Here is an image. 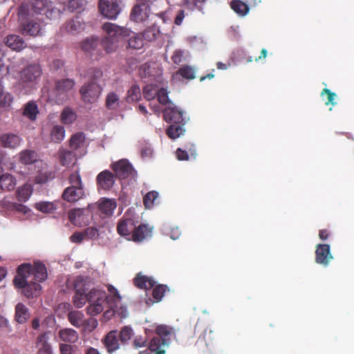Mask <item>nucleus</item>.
I'll list each match as a JSON object with an SVG mask.
<instances>
[{"label": "nucleus", "instance_id": "nucleus-35", "mask_svg": "<svg viewBox=\"0 0 354 354\" xmlns=\"http://www.w3.org/2000/svg\"><path fill=\"white\" fill-rule=\"evenodd\" d=\"M68 319L70 323L76 328L84 325V314L77 310L70 311L68 314Z\"/></svg>", "mask_w": 354, "mask_h": 354}, {"label": "nucleus", "instance_id": "nucleus-41", "mask_svg": "<svg viewBox=\"0 0 354 354\" xmlns=\"http://www.w3.org/2000/svg\"><path fill=\"white\" fill-rule=\"evenodd\" d=\"M65 137V129L61 125H55L51 130L50 138L55 142H60Z\"/></svg>", "mask_w": 354, "mask_h": 354}, {"label": "nucleus", "instance_id": "nucleus-12", "mask_svg": "<svg viewBox=\"0 0 354 354\" xmlns=\"http://www.w3.org/2000/svg\"><path fill=\"white\" fill-rule=\"evenodd\" d=\"M135 221L124 216L118 223L117 232L127 240L133 241V233L136 229Z\"/></svg>", "mask_w": 354, "mask_h": 354}, {"label": "nucleus", "instance_id": "nucleus-23", "mask_svg": "<svg viewBox=\"0 0 354 354\" xmlns=\"http://www.w3.org/2000/svg\"><path fill=\"white\" fill-rule=\"evenodd\" d=\"M103 343L109 353L118 350L120 347V344L117 331H110L103 339Z\"/></svg>", "mask_w": 354, "mask_h": 354}, {"label": "nucleus", "instance_id": "nucleus-10", "mask_svg": "<svg viewBox=\"0 0 354 354\" xmlns=\"http://www.w3.org/2000/svg\"><path fill=\"white\" fill-rule=\"evenodd\" d=\"M120 3V0H99V11L104 17L115 19L121 11Z\"/></svg>", "mask_w": 354, "mask_h": 354}, {"label": "nucleus", "instance_id": "nucleus-51", "mask_svg": "<svg viewBox=\"0 0 354 354\" xmlns=\"http://www.w3.org/2000/svg\"><path fill=\"white\" fill-rule=\"evenodd\" d=\"M158 193L156 191L148 192L143 198V203L146 208H151L154 205L155 200L158 198Z\"/></svg>", "mask_w": 354, "mask_h": 354}, {"label": "nucleus", "instance_id": "nucleus-46", "mask_svg": "<svg viewBox=\"0 0 354 354\" xmlns=\"http://www.w3.org/2000/svg\"><path fill=\"white\" fill-rule=\"evenodd\" d=\"M141 97L140 89L138 86L133 85L127 93V101L129 103L138 101Z\"/></svg>", "mask_w": 354, "mask_h": 354}, {"label": "nucleus", "instance_id": "nucleus-31", "mask_svg": "<svg viewBox=\"0 0 354 354\" xmlns=\"http://www.w3.org/2000/svg\"><path fill=\"white\" fill-rule=\"evenodd\" d=\"M116 207V202L113 199L104 198L99 203L98 207L102 213L106 216H111Z\"/></svg>", "mask_w": 354, "mask_h": 354}, {"label": "nucleus", "instance_id": "nucleus-43", "mask_svg": "<svg viewBox=\"0 0 354 354\" xmlns=\"http://www.w3.org/2000/svg\"><path fill=\"white\" fill-rule=\"evenodd\" d=\"M120 98L114 92L109 93L106 98V106L110 110H115L119 107Z\"/></svg>", "mask_w": 354, "mask_h": 354}, {"label": "nucleus", "instance_id": "nucleus-21", "mask_svg": "<svg viewBox=\"0 0 354 354\" xmlns=\"http://www.w3.org/2000/svg\"><path fill=\"white\" fill-rule=\"evenodd\" d=\"M75 85V82L73 79L66 78L58 80L55 82V91L57 95H68V93L72 91Z\"/></svg>", "mask_w": 354, "mask_h": 354}, {"label": "nucleus", "instance_id": "nucleus-54", "mask_svg": "<svg viewBox=\"0 0 354 354\" xmlns=\"http://www.w3.org/2000/svg\"><path fill=\"white\" fill-rule=\"evenodd\" d=\"M68 181L71 184V186L84 187L82 178L79 171H75L71 174L68 177Z\"/></svg>", "mask_w": 354, "mask_h": 354}, {"label": "nucleus", "instance_id": "nucleus-11", "mask_svg": "<svg viewBox=\"0 0 354 354\" xmlns=\"http://www.w3.org/2000/svg\"><path fill=\"white\" fill-rule=\"evenodd\" d=\"M165 120L170 124H185L187 119L183 112L176 106H168L163 111Z\"/></svg>", "mask_w": 354, "mask_h": 354}, {"label": "nucleus", "instance_id": "nucleus-8", "mask_svg": "<svg viewBox=\"0 0 354 354\" xmlns=\"http://www.w3.org/2000/svg\"><path fill=\"white\" fill-rule=\"evenodd\" d=\"M110 167L113 171L115 178L119 180H132L135 179L137 176V171L129 160L126 159H122L113 162Z\"/></svg>", "mask_w": 354, "mask_h": 354}, {"label": "nucleus", "instance_id": "nucleus-39", "mask_svg": "<svg viewBox=\"0 0 354 354\" xmlns=\"http://www.w3.org/2000/svg\"><path fill=\"white\" fill-rule=\"evenodd\" d=\"M32 192L30 185L26 184L18 188L17 198L20 202H26L28 200Z\"/></svg>", "mask_w": 354, "mask_h": 354}, {"label": "nucleus", "instance_id": "nucleus-37", "mask_svg": "<svg viewBox=\"0 0 354 354\" xmlns=\"http://www.w3.org/2000/svg\"><path fill=\"white\" fill-rule=\"evenodd\" d=\"M185 124H171L167 129V135L171 139H176L183 135L185 129L183 128Z\"/></svg>", "mask_w": 354, "mask_h": 354}, {"label": "nucleus", "instance_id": "nucleus-48", "mask_svg": "<svg viewBox=\"0 0 354 354\" xmlns=\"http://www.w3.org/2000/svg\"><path fill=\"white\" fill-rule=\"evenodd\" d=\"M61 14V11L59 8L55 7L51 2L48 3V6L45 9L43 15L46 17V18L49 19H55L59 17Z\"/></svg>", "mask_w": 354, "mask_h": 354}, {"label": "nucleus", "instance_id": "nucleus-14", "mask_svg": "<svg viewBox=\"0 0 354 354\" xmlns=\"http://www.w3.org/2000/svg\"><path fill=\"white\" fill-rule=\"evenodd\" d=\"M167 343L164 339L153 337L148 342L147 348L140 351L139 354H165Z\"/></svg>", "mask_w": 354, "mask_h": 354}, {"label": "nucleus", "instance_id": "nucleus-57", "mask_svg": "<svg viewBox=\"0 0 354 354\" xmlns=\"http://www.w3.org/2000/svg\"><path fill=\"white\" fill-rule=\"evenodd\" d=\"M324 94L327 95V101L326 102V105L331 104L334 106L336 104L335 99L337 97V95L335 93L332 92L330 89L325 88L322 90L321 95L322 96Z\"/></svg>", "mask_w": 354, "mask_h": 354}, {"label": "nucleus", "instance_id": "nucleus-27", "mask_svg": "<svg viewBox=\"0 0 354 354\" xmlns=\"http://www.w3.org/2000/svg\"><path fill=\"white\" fill-rule=\"evenodd\" d=\"M87 4V0H68L64 4V10L81 13L86 9Z\"/></svg>", "mask_w": 354, "mask_h": 354}, {"label": "nucleus", "instance_id": "nucleus-1", "mask_svg": "<svg viewBox=\"0 0 354 354\" xmlns=\"http://www.w3.org/2000/svg\"><path fill=\"white\" fill-rule=\"evenodd\" d=\"M48 278L47 268L40 261L31 263H22L18 266L17 274L13 279V285L17 289H21L27 298L37 297L40 295V283Z\"/></svg>", "mask_w": 354, "mask_h": 354}, {"label": "nucleus", "instance_id": "nucleus-22", "mask_svg": "<svg viewBox=\"0 0 354 354\" xmlns=\"http://www.w3.org/2000/svg\"><path fill=\"white\" fill-rule=\"evenodd\" d=\"M21 142V138L14 133H3L0 136V145L5 148H17Z\"/></svg>", "mask_w": 354, "mask_h": 354}, {"label": "nucleus", "instance_id": "nucleus-24", "mask_svg": "<svg viewBox=\"0 0 354 354\" xmlns=\"http://www.w3.org/2000/svg\"><path fill=\"white\" fill-rule=\"evenodd\" d=\"M5 43L8 47L15 51H21L26 46L24 39L17 35H8Z\"/></svg>", "mask_w": 354, "mask_h": 354}, {"label": "nucleus", "instance_id": "nucleus-38", "mask_svg": "<svg viewBox=\"0 0 354 354\" xmlns=\"http://www.w3.org/2000/svg\"><path fill=\"white\" fill-rule=\"evenodd\" d=\"M156 336L153 337H159L161 339H164L167 343V348L169 347L170 343L169 336L171 335L170 328L165 325H160L156 328Z\"/></svg>", "mask_w": 354, "mask_h": 354}, {"label": "nucleus", "instance_id": "nucleus-28", "mask_svg": "<svg viewBox=\"0 0 354 354\" xmlns=\"http://www.w3.org/2000/svg\"><path fill=\"white\" fill-rule=\"evenodd\" d=\"M37 152L33 150L25 149L19 153V161L24 165L41 163L37 161Z\"/></svg>", "mask_w": 354, "mask_h": 354}, {"label": "nucleus", "instance_id": "nucleus-20", "mask_svg": "<svg viewBox=\"0 0 354 354\" xmlns=\"http://www.w3.org/2000/svg\"><path fill=\"white\" fill-rule=\"evenodd\" d=\"M48 334L49 332H45L39 334L37 337L35 344L37 354H53L52 346L48 342Z\"/></svg>", "mask_w": 354, "mask_h": 354}, {"label": "nucleus", "instance_id": "nucleus-53", "mask_svg": "<svg viewBox=\"0 0 354 354\" xmlns=\"http://www.w3.org/2000/svg\"><path fill=\"white\" fill-rule=\"evenodd\" d=\"M133 335V329L128 326H124L120 332V339L122 342H127L131 339Z\"/></svg>", "mask_w": 354, "mask_h": 354}, {"label": "nucleus", "instance_id": "nucleus-18", "mask_svg": "<svg viewBox=\"0 0 354 354\" xmlns=\"http://www.w3.org/2000/svg\"><path fill=\"white\" fill-rule=\"evenodd\" d=\"M84 196V187L69 186L62 194V198L69 203H75Z\"/></svg>", "mask_w": 354, "mask_h": 354}, {"label": "nucleus", "instance_id": "nucleus-26", "mask_svg": "<svg viewBox=\"0 0 354 354\" xmlns=\"http://www.w3.org/2000/svg\"><path fill=\"white\" fill-rule=\"evenodd\" d=\"M57 334L60 340L66 344H75L79 339L77 332L72 328L60 329Z\"/></svg>", "mask_w": 354, "mask_h": 354}, {"label": "nucleus", "instance_id": "nucleus-34", "mask_svg": "<svg viewBox=\"0 0 354 354\" xmlns=\"http://www.w3.org/2000/svg\"><path fill=\"white\" fill-rule=\"evenodd\" d=\"M84 133L82 132H77L71 137L69 140V147L72 150H77L84 145Z\"/></svg>", "mask_w": 354, "mask_h": 354}, {"label": "nucleus", "instance_id": "nucleus-63", "mask_svg": "<svg viewBox=\"0 0 354 354\" xmlns=\"http://www.w3.org/2000/svg\"><path fill=\"white\" fill-rule=\"evenodd\" d=\"M140 75L142 78L150 77L151 76V66L145 64L142 65L139 70Z\"/></svg>", "mask_w": 354, "mask_h": 354}, {"label": "nucleus", "instance_id": "nucleus-55", "mask_svg": "<svg viewBox=\"0 0 354 354\" xmlns=\"http://www.w3.org/2000/svg\"><path fill=\"white\" fill-rule=\"evenodd\" d=\"M60 354H74L77 346L71 344L61 343L59 345Z\"/></svg>", "mask_w": 354, "mask_h": 354}, {"label": "nucleus", "instance_id": "nucleus-30", "mask_svg": "<svg viewBox=\"0 0 354 354\" xmlns=\"http://www.w3.org/2000/svg\"><path fill=\"white\" fill-rule=\"evenodd\" d=\"M16 179L10 174H4L0 176V189L11 191L15 189Z\"/></svg>", "mask_w": 354, "mask_h": 354}, {"label": "nucleus", "instance_id": "nucleus-47", "mask_svg": "<svg viewBox=\"0 0 354 354\" xmlns=\"http://www.w3.org/2000/svg\"><path fill=\"white\" fill-rule=\"evenodd\" d=\"M158 89L156 84H147L143 88L144 97L148 100H153L157 94Z\"/></svg>", "mask_w": 354, "mask_h": 354}, {"label": "nucleus", "instance_id": "nucleus-7", "mask_svg": "<svg viewBox=\"0 0 354 354\" xmlns=\"http://www.w3.org/2000/svg\"><path fill=\"white\" fill-rule=\"evenodd\" d=\"M107 299L105 291L99 288H92L88 292V302L86 312L91 316H95L104 310V304Z\"/></svg>", "mask_w": 354, "mask_h": 354}, {"label": "nucleus", "instance_id": "nucleus-36", "mask_svg": "<svg viewBox=\"0 0 354 354\" xmlns=\"http://www.w3.org/2000/svg\"><path fill=\"white\" fill-rule=\"evenodd\" d=\"M230 7L241 17L246 15L250 10L248 6L241 0H232L230 3Z\"/></svg>", "mask_w": 354, "mask_h": 354}, {"label": "nucleus", "instance_id": "nucleus-29", "mask_svg": "<svg viewBox=\"0 0 354 354\" xmlns=\"http://www.w3.org/2000/svg\"><path fill=\"white\" fill-rule=\"evenodd\" d=\"M39 113L38 106L35 101H29L24 104L23 115L31 121H35Z\"/></svg>", "mask_w": 354, "mask_h": 354}, {"label": "nucleus", "instance_id": "nucleus-61", "mask_svg": "<svg viewBox=\"0 0 354 354\" xmlns=\"http://www.w3.org/2000/svg\"><path fill=\"white\" fill-rule=\"evenodd\" d=\"M147 340L145 337H136L133 342V346L136 348L147 346Z\"/></svg>", "mask_w": 354, "mask_h": 354}, {"label": "nucleus", "instance_id": "nucleus-52", "mask_svg": "<svg viewBox=\"0 0 354 354\" xmlns=\"http://www.w3.org/2000/svg\"><path fill=\"white\" fill-rule=\"evenodd\" d=\"M199 339L204 341L207 346L212 344L215 339L214 331L209 328H206L203 330V334L200 335Z\"/></svg>", "mask_w": 354, "mask_h": 354}, {"label": "nucleus", "instance_id": "nucleus-4", "mask_svg": "<svg viewBox=\"0 0 354 354\" xmlns=\"http://www.w3.org/2000/svg\"><path fill=\"white\" fill-rule=\"evenodd\" d=\"M43 70L39 64H31L19 73V84L24 88L32 89L39 81Z\"/></svg>", "mask_w": 354, "mask_h": 354}, {"label": "nucleus", "instance_id": "nucleus-32", "mask_svg": "<svg viewBox=\"0 0 354 354\" xmlns=\"http://www.w3.org/2000/svg\"><path fill=\"white\" fill-rule=\"evenodd\" d=\"M30 314L27 307L19 303L15 307V319L18 323L23 324L29 318Z\"/></svg>", "mask_w": 354, "mask_h": 354}, {"label": "nucleus", "instance_id": "nucleus-58", "mask_svg": "<svg viewBox=\"0 0 354 354\" xmlns=\"http://www.w3.org/2000/svg\"><path fill=\"white\" fill-rule=\"evenodd\" d=\"M1 97H3L0 100V107L9 108L13 102L12 95L9 93H3Z\"/></svg>", "mask_w": 354, "mask_h": 354}, {"label": "nucleus", "instance_id": "nucleus-42", "mask_svg": "<svg viewBox=\"0 0 354 354\" xmlns=\"http://www.w3.org/2000/svg\"><path fill=\"white\" fill-rule=\"evenodd\" d=\"M160 33L159 28L157 26L148 27L141 35L142 38L147 41H152L156 39Z\"/></svg>", "mask_w": 354, "mask_h": 354}, {"label": "nucleus", "instance_id": "nucleus-25", "mask_svg": "<svg viewBox=\"0 0 354 354\" xmlns=\"http://www.w3.org/2000/svg\"><path fill=\"white\" fill-rule=\"evenodd\" d=\"M152 228L148 225L140 224L136 227L134 233H133V241L141 242L145 239L151 236Z\"/></svg>", "mask_w": 354, "mask_h": 354}, {"label": "nucleus", "instance_id": "nucleus-15", "mask_svg": "<svg viewBox=\"0 0 354 354\" xmlns=\"http://www.w3.org/2000/svg\"><path fill=\"white\" fill-rule=\"evenodd\" d=\"M333 259L328 244H317L315 250V262L327 266Z\"/></svg>", "mask_w": 354, "mask_h": 354}, {"label": "nucleus", "instance_id": "nucleus-9", "mask_svg": "<svg viewBox=\"0 0 354 354\" xmlns=\"http://www.w3.org/2000/svg\"><path fill=\"white\" fill-rule=\"evenodd\" d=\"M102 91V88L98 84L89 82L81 87L80 93L85 103L93 104L97 101Z\"/></svg>", "mask_w": 354, "mask_h": 354}, {"label": "nucleus", "instance_id": "nucleus-6", "mask_svg": "<svg viewBox=\"0 0 354 354\" xmlns=\"http://www.w3.org/2000/svg\"><path fill=\"white\" fill-rule=\"evenodd\" d=\"M92 284V279L88 277L77 276L74 281L75 295L73 303L76 308H80L88 302V292Z\"/></svg>", "mask_w": 354, "mask_h": 354}, {"label": "nucleus", "instance_id": "nucleus-2", "mask_svg": "<svg viewBox=\"0 0 354 354\" xmlns=\"http://www.w3.org/2000/svg\"><path fill=\"white\" fill-rule=\"evenodd\" d=\"M102 29L106 32V36L100 43L97 38L94 37L87 38L82 42L81 48L84 52L94 55L95 51H97V46L101 45L106 53H113L116 50L120 39L129 36L130 32L129 29L124 27L110 22L104 24Z\"/></svg>", "mask_w": 354, "mask_h": 354}, {"label": "nucleus", "instance_id": "nucleus-3", "mask_svg": "<svg viewBox=\"0 0 354 354\" xmlns=\"http://www.w3.org/2000/svg\"><path fill=\"white\" fill-rule=\"evenodd\" d=\"M18 17L20 22L21 32L24 35L37 37L42 35V30L39 22L30 16L26 4L20 6L18 9Z\"/></svg>", "mask_w": 354, "mask_h": 354}, {"label": "nucleus", "instance_id": "nucleus-49", "mask_svg": "<svg viewBox=\"0 0 354 354\" xmlns=\"http://www.w3.org/2000/svg\"><path fill=\"white\" fill-rule=\"evenodd\" d=\"M35 207L44 213H51L56 209V206L51 202H39L35 205Z\"/></svg>", "mask_w": 354, "mask_h": 354}, {"label": "nucleus", "instance_id": "nucleus-19", "mask_svg": "<svg viewBox=\"0 0 354 354\" xmlns=\"http://www.w3.org/2000/svg\"><path fill=\"white\" fill-rule=\"evenodd\" d=\"M151 9L136 3L131 9L130 17L135 22L145 21L149 17Z\"/></svg>", "mask_w": 354, "mask_h": 354}, {"label": "nucleus", "instance_id": "nucleus-62", "mask_svg": "<svg viewBox=\"0 0 354 354\" xmlns=\"http://www.w3.org/2000/svg\"><path fill=\"white\" fill-rule=\"evenodd\" d=\"M184 53L181 50H176L171 59L175 64H180L183 60Z\"/></svg>", "mask_w": 354, "mask_h": 354}, {"label": "nucleus", "instance_id": "nucleus-60", "mask_svg": "<svg viewBox=\"0 0 354 354\" xmlns=\"http://www.w3.org/2000/svg\"><path fill=\"white\" fill-rule=\"evenodd\" d=\"M50 173L45 172H39L37 176L35 177V183L37 184H44L46 183L49 178Z\"/></svg>", "mask_w": 354, "mask_h": 354}, {"label": "nucleus", "instance_id": "nucleus-45", "mask_svg": "<svg viewBox=\"0 0 354 354\" xmlns=\"http://www.w3.org/2000/svg\"><path fill=\"white\" fill-rule=\"evenodd\" d=\"M128 46L133 49H140L144 46L143 38L141 35L133 33L128 41Z\"/></svg>", "mask_w": 354, "mask_h": 354}, {"label": "nucleus", "instance_id": "nucleus-17", "mask_svg": "<svg viewBox=\"0 0 354 354\" xmlns=\"http://www.w3.org/2000/svg\"><path fill=\"white\" fill-rule=\"evenodd\" d=\"M48 3V0H27L22 2L21 6L26 4L30 16L33 17L35 14L43 15Z\"/></svg>", "mask_w": 354, "mask_h": 354}, {"label": "nucleus", "instance_id": "nucleus-44", "mask_svg": "<svg viewBox=\"0 0 354 354\" xmlns=\"http://www.w3.org/2000/svg\"><path fill=\"white\" fill-rule=\"evenodd\" d=\"M176 74L187 80H193L195 78V69L192 66L185 65L180 67Z\"/></svg>", "mask_w": 354, "mask_h": 354}, {"label": "nucleus", "instance_id": "nucleus-56", "mask_svg": "<svg viewBox=\"0 0 354 354\" xmlns=\"http://www.w3.org/2000/svg\"><path fill=\"white\" fill-rule=\"evenodd\" d=\"M156 97H157L158 102L161 104L165 105L169 103L168 93L165 88L158 89Z\"/></svg>", "mask_w": 354, "mask_h": 354}, {"label": "nucleus", "instance_id": "nucleus-59", "mask_svg": "<svg viewBox=\"0 0 354 354\" xmlns=\"http://www.w3.org/2000/svg\"><path fill=\"white\" fill-rule=\"evenodd\" d=\"M103 76V72L101 69L97 68H93L91 69L90 72V77L91 79V82H93L97 83Z\"/></svg>", "mask_w": 354, "mask_h": 354}, {"label": "nucleus", "instance_id": "nucleus-50", "mask_svg": "<svg viewBox=\"0 0 354 354\" xmlns=\"http://www.w3.org/2000/svg\"><path fill=\"white\" fill-rule=\"evenodd\" d=\"M66 29L69 32H75L82 29V24L79 21V17L71 19L66 23Z\"/></svg>", "mask_w": 354, "mask_h": 354}, {"label": "nucleus", "instance_id": "nucleus-40", "mask_svg": "<svg viewBox=\"0 0 354 354\" xmlns=\"http://www.w3.org/2000/svg\"><path fill=\"white\" fill-rule=\"evenodd\" d=\"M59 161L62 165L68 166L75 160V155L73 151L69 150H61L59 151Z\"/></svg>", "mask_w": 354, "mask_h": 354}, {"label": "nucleus", "instance_id": "nucleus-33", "mask_svg": "<svg viewBox=\"0 0 354 354\" xmlns=\"http://www.w3.org/2000/svg\"><path fill=\"white\" fill-rule=\"evenodd\" d=\"M77 115L71 107H65L61 113L60 120L64 124H71L76 120Z\"/></svg>", "mask_w": 354, "mask_h": 354}, {"label": "nucleus", "instance_id": "nucleus-5", "mask_svg": "<svg viewBox=\"0 0 354 354\" xmlns=\"http://www.w3.org/2000/svg\"><path fill=\"white\" fill-rule=\"evenodd\" d=\"M134 285L141 289H150L153 288L152 290V296L154 299L153 302H159L162 300L165 292L169 289L167 286L159 284L156 286V281L152 277H149L141 274H138L133 279Z\"/></svg>", "mask_w": 354, "mask_h": 354}, {"label": "nucleus", "instance_id": "nucleus-13", "mask_svg": "<svg viewBox=\"0 0 354 354\" xmlns=\"http://www.w3.org/2000/svg\"><path fill=\"white\" fill-rule=\"evenodd\" d=\"M115 176L109 170H104L100 172L96 177V184L98 189L104 191L110 190L115 184Z\"/></svg>", "mask_w": 354, "mask_h": 354}, {"label": "nucleus", "instance_id": "nucleus-16", "mask_svg": "<svg viewBox=\"0 0 354 354\" xmlns=\"http://www.w3.org/2000/svg\"><path fill=\"white\" fill-rule=\"evenodd\" d=\"M89 216V210L85 208H76L68 212V219L75 225H86Z\"/></svg>", "mask_w": 354, "mask_h": 354}, {"label": "nucleus", "instance_id": "nucleus-64", "mask_svg": "<svg viewBox=\"0 0 354 354\" xmlns=\"http://www.w3.org/2000/svg\"><path fill=\"white\" fill-rule=\"evenodd\" d=\"M85 238L94 239L98 236V230L94 227H87L84 230Z\"/></svg>", "mask_w": 354, "mask_h": 354}]
</instances>
